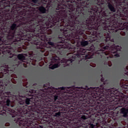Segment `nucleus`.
Wrapping results in <instances>:
<instances>
[{
	"mask_svg": "<svg viewBox=\"0 0 128 128\" xmlns=\"http://www.w3.org/2000/svg\"><path fill=\"white\" fill-rule=\"evenodd\" d=\"M46 46V48H48V46Z\"/></svg>",
	"mask_w": 128,
	"mask_h": 128,
	"instance_id": "e433bc0d",
	"label": "nucleus"
},
{
	"mask_svg": "<svg viewBox=\"0 0 128 128\" xmlns=\"http://www.w3.org/2000/svg\"><path fill=\"white\" fill-rule=\"evenodd\" d=\"M30 99L26 98V104H30Z\"/></svg>",
	"mask_w": 128,
	"mask_h": 128,
	"instance_id": "f3484780",
	"label": "nucleus"
},
{
	"mask_svg": "<svg viewBox=\"0 0 128 128\" xmlns=\"http://www.w3.org/2000/svg\"><path fill=\"white\" fill-rule=\"evenodd\" d=\"M6 104L7 106H10V100H6Z\"/></svg>",
	"mask_w": 128,
	"mask_h": 128,
	"instance_id": "412c9836",
	"label": "nucleus"
},
{
	"mask_svg": "<svg viewBox=\"0 0 128 128\" xmlns=\"http://www.w3.org/2000/svg\"><path fill=\"white\" fill-rule=\"evenodd\" d=\"M67 62L66 60H64V62H66V64H68V62Z\"/></svg>",
	"mask_w": 128,
	"mask_h": 128,
	"instance_id": "cd10ccee",
	"label": "nucleus"
},
{
	"mask_svg": "<svg viewBox=\"0 0 128 128\" xmlns=\"http://www.w3.org/2000/svg\"><path fill=\"white\" fill-rule=\"evenodd\" d=\"M58 58L52 59L50 64L49 66V68H51V70H54V68H58V66H60Z\"/></svg>",
	"mask_w": 128,
	"mask_h": 128,
	"instance_id": "39448f33",
	"label": "nucleus"
},
{
	"mask_svg": "<svg viewBox=\"0 0 128 128\" xmlns=\"http://www.w3.org/2000/svg\"><path fill=\"white\" fill-rule=\"evenodd\" d=\"M43 100H46V98H44Z\"/></svg>",
	"mask_w": 128,
	"mask_h": 128,
	"instance_id": "c9c22d12",
	"label": "nucleus"
},
{
	"mask_svg": "<svg viewBox=\"0 0 128 128\" xmlns=\"http://www.w3.org/2000/svg\"><path fill=\"white\" fill-rule=\"evenodd\" d=\"M84 118V120H86V118Z\"/></svg>",
	"mask_w": 128,
	"mask_h": 128,
	"instance_id": "7c9ffc66",
	"label": "nucleus"
},
{
	"mask_svg": "<svg viewBox=\"0 0 128 128\" xmlns=\"http://www.w3.org/2000/svg\"><path fill=\"white\" fill-rule=\"evenodd\" d=\"M10 58H12V56H10Z\"/></svg>",
	"mask_w": 128,
	"mask_h": 128,
	"instance_id": "ea45409f",
	"label": "nucleus"
},
{
	"mask_svg": "<svg viewBox=\"0 0 128 128\" xmlns=\"http://www.w3.org/2000/svg\"><path fill=\"white\" fill-rule=\"evenodd\" d=\"M4 32L8 34V36L7 37L8 40H12L16 36V31L14 30L16 28V24H12L10 28H6V26H4Z\"/></svg>",
	"mask_w": 128,
	"mask_h": 128,
	"instance_id": "20e7f679",
	"label": "nucleus"
},
{
	"mask_svg": "<svg viewBox=\"0 0 128 128\" xmlns=\"http://www.w3.org/2000/svg\"><path fill=\"white\" fill-rule=\"evenodd\" d=\"M5 126H10V123H6V124H5Z\"/></svg>",
	"mask_w": 128,
	"mask_h": 128,
	"instance_id": "b1692460",
	"label": "nucleus"
},
{
	"mask_svg": "<svg viewBox=\"0 0 128 128\" xmlns=\"http://www.w3.org/2000/svg\"><path fill=\"white\" fill-rule=\"evenodd\" d=\"M18 58L19 60H26L24 54H20L18 56Z\"/></svg>",
	"mask_w": 128,
	"mask_h": 128,
	"instance_id": "9d476101",
	"label": "nucleus"
},
{
	"mask_svg": "<svg viewBox=\"0 0 128 128\" xmlns=\"http://www.w3.org/2000/svg\"><path fill=\"white\" fill-rule=\"evenodd\" d=\"M70 94H72V92H70Z\"/></svg>",
	"mask_w": 128,
	"mask_h": 128,
	"instance_id": "f704fd0d",
	"label": "nucleus"
},
{
	"mask_svg": "<svg viewBox=\"0 0 128 128\" xmlns=\"http://www.w3.org/2000/svg\"><path fill=\"white\" fill-rule=\"evenodd\" d=\"M61 90H72V88H64V87H62L61 88Z\"/></svg>",
	"mask_w": 128,
	"mask_h": 128,
	"instance_id": "dca6fc26",
	"label": "nucleus"
},
{
	"mask_svg": "<svg viewBox=\"0 0 128 128\" xmlns=\"http://www.w3.org/2000/svg\"><path fill=\"white\" fill-rule=\"evenodd\" d=\"M30 10H32V9H30Z\"/></svg>",
	"mask_w": 128,
	"mask_h": 128,
	"instance_id": "2f4dec72",
	"label": "nucleus"
},
{
	"mask_svg": "<svg viewBox=\"0 0 128 128\" xmlns=\"http://www.w3.org/2000/svg\"><path fill=\"white\" fill-rule=\"evenodd\" d=\"M32 1L33 2H34V4H36L38 2V0H32Z\"/></svg>",
	"mask_w": 128,
	"mask_h": 128,
	"instance_id": "5701e85b",
	"label": "nucleus"
},
{
	"mask_svg": "<svg viewBox=\"0 0 128 128\" xmlns=\"http://www.w3.org/2000/svg\"><path fill=\"white\" fill-rule=\"evenodd\" d=\"M58 90H56L54 88H49L46 90V92H42V96H44V98H49L53 102H60V100L64 98V100H66L67 98L66 97H64V96H72V98H74V94L73 92V94L68 95V91L64 93V94H62L60 92H58Z\"/></svg>",
	"mask_w": 128,
	"mask_h": 128,
	"instance_id": "f257e3e1",
	"label": "nucleus"
},
{
	"mask_svg": "<svg viewBox=\"0 0 128 128\" xmlns=\"http://www.w3.org/2000/svg\"><path fill=\"white\" fill-rule=\"evenodd\" d=\"M36 10H39L41 14H46V8H44V6H40V7H38L36 6V8H34V10L32 12H31L30 14V16H34V15H32V14H34V12H36Z\"/></svg>",
	"mask_w": 128,
	"mask_h": 128,
	"instance_id": "423d86ee",
	"label": "nucleus"
},
{
	"mask_svg": "<svg viewBox=\"0 0 128 128\" xmlns=\"http://www.w3.org/2000/svg\"><path fill=\"white\" fill-rule=\"evenodd\" d=\"M115 56H116L117 58H118V56H120V54H114V55Z\"/></svg>",
	"mask_w": 128,
	"mask_h": 128,
	"instance_id": "4be33fe9",
	"label": "nucleus"
},
{
	"mask_svg": "<svg viewBox=\"0 0 128 128\" xmlns=\"http://www.w3.org/2000/svg\"><path fill=\"white\" fill-rule=\"evenodd\" d=\"M122 50V48H120V46H116L114 47V50L112 51V52L113 54H116L118 52H119V50Z\"/></svg>",
	"mask_w": 128,
	"mask_h": 128,
	"instance_id": "6e6552de",
	"label": "nucleus"
},
{
	"mask_svg": "<svg viewBox=\"0 0 128 128\" xmlns=\"http://www.w3.org/2000/svg\"><path fill=\"white\" fill-rule=\"evenodd\" d=\"M88 41H83L81 42V45L82 46H88Z\"/></svg>",
	"mask_w": 128,
	"mask_h": 128,
	"instance_id": "ddd939ff",
	"label": "nucleus"
},
{
	"mask_svg": "<svg viewBox=\"0 0 128 128\" xmlns=\"http://www.w3.org/2000/svg\"><path fill=\"white\" fill-rule=\"evenodd\" d=\"M102 0H99V2H102Z\"/></svg>",
	"mask_w": 128,
	"mask_h": 128,
	"instance_id": "c85d7f7f",
	"label": "nucleus"
},
{
	"mask_svg": "<svg viewBox=\"0 0 128 128\" xmlns=\"http://www.w3.org/2000/svg\"><path fill=\"white\" fill-rule=\"evenodd\" d=\"M76 24H78V22H76V19H75L73 22L72 25H71L72 28H70V30H74V27L76 26Z\"/></svg>",
	"mask_w": 128,
	"mask_h": 128,
	"instance_id": "9b49d317",
	"label": "nucleus"
},
{
	"mask_svg": "<svg viewBox=\"0 0 128 128\" xmlns=\"http://www.w3.org/2000/svg\"><path fill=\"white\" fill-rule=\"evenodd\" d=\"M6 112V110H3L4 114H2V116H4V112Z\"/></svg>",
	"mask_w": 128,
	"mask_h": 128,
	"instance_id": "393cba45",
	"label": "nucleus"
},
{
	"mask_svg": "<svg viewBox=\"0 0 128 128\" xmlns=\"http://www.w3.org/2000/svg\"><path fill=\"white\" fill-rule=\"evenodd\" d=\"M60 48H64V46H62V44H60Z\"/></svg>",
	"mask_w": 128,
	"mask_h": 128,
	"instance_id": "bb28decb",
	"label": "nucleus"
},
{
	"mask_svg": "<svg viewBox=\"0 0 128 128\" xmlns=\"http://www.w3.org/2000/svg\"><path fill=\"white\" fill-rule=\"evenodd\" d=\"M49 22H51L54 25L56 24V22H60V24H60L61 26H66V24H64V22H62V21L60 22V19L58 17L51 18L49 20Z\"/></svg>",
	"mask_w": 128,
	"mask_h": 128,
	"instance_id": "0eeeda50",
	"label": "nucleus"
},
{
	"mask_svg": "<svg viewBox=\"0 0 128 128\" xmlns=\"http://www.w3.org/2000/svg\"><path fill=\"white\" fill-rule=\"evenodd\" d=\"M26 113L24 112H20L18 111V112H16L14 110H12V112L10 114H12V118H16L14 119V122H16L19 126H26V124H32V122H30V119H24V116Z\"/></svg>",
	"mask_w": 128,
	"mask_h": 128,
	"instance_id": "f03ea898",
	"label": "nucleus"
},
{
	"mask_svg": "<svg viewBox=\"0 0 128 128\" xmlns=\"http://www.w3.org/2000/svg\"><path fill=\"white\" fill-rule=\"evenodd\" d=\"M82 126H84V128H95L94 126L92 124H88L86 126H84V124H82Z\"/></svg>",
	"mask_w": 128,
	"mask_h": 128,
	"instance_id": "f8f14e48",
	"label": "nucleus"
},
{
	"mask_svg": "<svg viewBox=\"0 0 128 128\" xmlns=\"http://www.w3.org/2000/svg\"><path fill=\"white\" fill-rule=\"evenodd\" d=\"M60 116V112H56L55 114L56 116Z\"/></svg>",
	"mask_w": 128,
	"mask_h": 128,
	"instance_id": "6ab92c4d",
	"label": "nucleus"
},
{
	"mask_svg": "<svg viewBox=\"0 0 128 128\" xmlns=\"http://www.w3.org/2000/svg\"><path fill=\"white\" fill-rule=\"evenodd\" d=\"M126 70H128V66L126 67Z\"/></svg>",
	"mask_w": 128,
	"mask_h": 128,
	"instance_id": "c756f323",
	"label": "nucleus"
},
{
	"mask_svg": "<svg viewBox=\"0 0 128 128\" xmlns=\"http://www.w3.org/2000/svg\"><path fill=\"white\" fill-rule=\"evenodd\" d=\"M75 98H82V95H79L78 93H76L75 95Z\"/></svg>",
	"mask_w": 128,
	"mask_h": 128,
	"instance_id": "2eb2a0df",
	"label": "nucleus"
},
{
	"mask_svg": "<svg viewBox=\"0 0 128 128\" xmlns=\"http://www.w3.org/2000/svg\"><path fill=\"white\" fill-rule=\"evenodd\" d=\"M90 90H91L92 96H94L92 94H94L96 96L94 98H96V96H104L106 98V100H108V97H110V90H108L104 88V85L101 86L100 88L98 87L91 88Z\"/></svg>",
	"mask_w": 128,
	"mask_h": 128,
	"instance_id": "7ed1b4c3",
	"label": "nucleus"
},
{
	"mask_svg": "<svg viewBox=\"0 0 128 128\" xmlns=\"http://www.w3.org/2000/svg\"><path fill=\"white\" fill-rule=\"evenodd\" d=\"M32 32H34V30H33Z\"/></svg>",
	"mask_w": 128,
	"mask_h": 128,
	"instance_id": "473e14b6",
	"label": "nucleus"
},
{
	"mask_svg": "<svg viewBox=\"0 0 128 128\" xmlns=\"http://www.w3.org/2000/svg\"><path fill=\"white\" fill-rule=\"evenodd\" d=\"M48 44H49V46H54V42H48Z\"/></svg>",
	"mask_w": 128,
	"mask_h": 128,
	"instance_id": "a211bd4d",
	"label": "nucleus"
},
{
	"mask_svg": "<svg viewBox=\"0 0 128 128\" xmlns=\"http://www.w3.org/2000/svg\"><path fill=\"white\" fill-rule=\"evenodd\" d=\"M46 2V0L45 1Z\"/></svg>",
	"mask_w": 128,
	"mask_h": 128,
	"instance_id": "4c0bfd02",
	"label": "nucleus"
},
{
	"mask_svg": "<svg viewBox=\"0 0 128 128\" xmlns=\"http://www.w3.org/2000/svg\"><path fill=\"white\" fill-rule=\"evenodd\" d=\"M79 4H81V6H84V4H86L85 2H84L82 0H77Z\"/></svg>",
	"mask_w": 128,
	"mask_h": 128,
	"instance_id": "4468645a",
	"label": "nucleus"
},
{
	"mask_svg": "<svg viewBox=\"0 0 128 128\" xmlns=\"http://www.w3.org/2000/svg\"><path fill=\"white\" fill-rule=\"evenodd\" d=\"M4 39L0 36V42H4Z\"/></svg>",
	"mask_w": 128,
	"mask_h": 128,
	"instance_id": "aec40b11",
	"label": "nucleus"
},
{
	"mask_svg": "<svg viewBox=\"0 0 128 128\" xmlns=\"http://www.w3.org/2000/svg\"><path fill=\"white\" fill-rule=\"evenodd\" d=\"M90 12H92V11H90Z\"/></svg>",
	"mask_w": 128,
	"mask_h": 128,
	"instance_id": "58836bf2",
	"label": "nucleus"
},
{
	"mask_svg": "<svg viewBox=\"0 0 128 128\" xmlns=\"http://www.w3.org/2000/svg\"><path fill=\"white\" fill-rule=\"evenodd\" d=\"M105 50H106V48H105Z\"/></svg>",
	"mask_w": 128,
	"mask_h": 128,
	"instance_id": "72a5a7b5",
	"label": "nucleus"
},
{
	"mask_svg": "<svg viewBox=\"0 0 128 128\" xmlns=\"http://www.w3.org/2000/svg\"><path fill=\"white\" fill-rule=\"evenodd\" d=\"M101 81H102V82H104V78H101Z\"/></svg>",
	"mask_w": 128,
	"mask_h": 128,
	"instance_id": "a878e982",
	"label": "nucleus"
},
{
	"mask_svg": "<svg viewBox=\"0 0 128 128\" xmlns=\"http://www.w3.org/2000/svg\"><path fill=\"white\" fill-rule=\"evenodd\" d=\"M108 8H110L111 12H116L114 7L112 6V4H110V3H108Z\"/></svg>",
	"mask_w": 128,
	"mask_h": 128,
	"instance_id": "1a4fd4ad",
	"label": "nucleus"
}]
</instances>
